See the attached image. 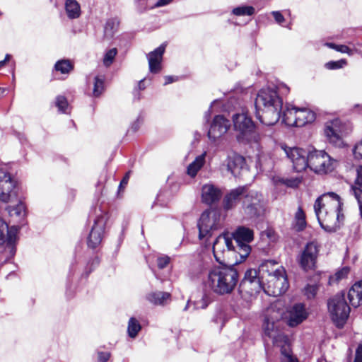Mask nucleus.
Returning <instances> with one entry per match:
<instances>
[{
	"label": "nucleus",
	"instance_id": "nucleus-48",
	"mask_svg": "<svg viewBox=\"0 0 362 362\" xmlns=\"http://www.w3.org/2000/svg\"><path fill=\"white\" fill-rule=\"evenodd\" d=\"M354 154L356 158L362 159V140L355 146Z\"/></svg>",
	"mask_w": 362,
	"mask_h": 362
},
{
	"label": "nucleus",
	"instance_id": "nucleus-40",
	"mask_svg": "<svg viewBox=\"0 0 362 362\" xmlns=\"http://www.w3.org/2000/svg\"><path fill=\"white\" fill-rule=\"evenodd\" d=\"M104 77L95 76L94 78V87L93 90V95L95 97L100 95L104 90Z\"/></svg>",
	"mask_w": 362,
	"mask_h": 362
},
{
	"label": "nucleus",
	"instance_id": "nucleus-12",
	"mask_svg": "<svg viewBox=\"0 0 362 362\" xmlns=\"http://www.w3.org/2000/svg\"><path fill=\"white\" fill-rule=\"evenodd\" d=\"M15 187L16 181L7 170L6 166L0 168V201L8 203L15 198Z\"/></svg>",
	"mask_w": 362,
	"mask_h": 362
},
{
	"label": "nucleus",
	"instance_id": "nucleus-37",
	"mask_svg": "<svg viewBox=\"0 0 362 362\" xmlns=\"http://www.w3.org/2000/svg\"><path fill=\"white\" fill-rule=\"evenodd\" d=\"M54 69L56 71L66 74L70 73L74 69V64L69 59H61L56 62Z\"/></svg>",
	"mask_w": 362,
	"mask_h": 362
},
{
	"label": "nucleus",
	"instance_id": "nucleus-46",
	"mask_svg": "<svg viewBox=\"0 0 362 362\" xmlns=\"http://www.w3.org/2000/svg\"><path fill=\"white\" fill-rule=\"evenodd\" d=\"M170 262V257L168 256H161L157 259V265L159 269H164Z\"/></svg>",
	"mask_w": 362,
	"mask_h": 362
},
{
	"label": "nucleus",
	"instance_id": "nucleus-52",
	"mask_svg": "<svg viewBox=\"0 0 362 362\" xmlns=\"http://www.w3.org/2000/svg\"><path fill=\"white\" fill-rule=\"evenodd\" d=\"M354 362H362V344H360L356 349Z\"/></svg>",
	"mask_w": 362,
	"mask_h": 362
},
{
	"label": "nucleus",
	"instance_id": "nucleus-23",
	"mask_svg": "<svg viewBox=\"0 0 362 362\" xmlns=\"http://www.w3.org/2000/svg\"><path fill=\"white\" fill-rule=\"evenodd\" d=\"M308 317V313L302 303L295 304L289 312L288 325L295 327L301 323Z\"/></svg>",
	"mask_w": 362,
	"mask_h": 362
},
{
	"label": "nucleus",
	"instance_id": "nucleus-13",
	"mask_svg": "<svg viewBox=\"0 0 362 362\" xmlns=\"http://www.w3.org/2000/svg\"><path fill=\"white\" fill-rule=\"evenodd\" d=\"M245 197L243 201V209L250 216H257L263 211L262 196L255 191H248L245 187Z\"/></svg>",
	"mask_w": 362,
	"mask_h": 362
},
{
	"label": "nucleus",
	"instance_id": "nucleus-1",
	"mask_svg": "<svg viewBox=\"0 0 362 362\" xmlns=\"http://www.w3.org/2000/svg\"><path fill=\"white\" fill-rule=\"evenodd\" d=\"M254 239V232L245 226L238 227L233 233L219 235L213 243V253L220 264L224 262V253L234 252L239 255L240 261H244L251 252L250 243Z\"/></svg>",
	"mask_w": 362,
	"mask_h": 362
},
{
	"label": "nucleus",
	"instance_id": "nucleus-59",
	"mask_svg": "<svg viewBox=\"0 0 362 362\" xmlns=\"http://www.w3.org/2000/svg\"><path fill=\"white\" fill-rule=\"evenodd\" d=\"M9 58H10V55H9V54H6V57H5V59H4V60H2V61H0V68H1V66H3L5 64L7 60H8V59H9Z\"/></svg>",
	"mask_w": 362,
	"mask_h": 362
},
{
	"label": "nucleus",
	"instance_id": "nucleus-5",
	"mask_svg": "<svg viewBox=\"0 0 362 362\" xmlns=\"http://www.w3.org/2000/svg\"><path fill=\"white\" fill-rule=\"evenodd\" d=\"M275 264L274 260L264 262L259 266V273H262V279H266L267 281L266 284L263 281L262 290L269 296H279L287 291L289 285L283 267L269 270V267Z\"/></svg>",
	"mask_w": 362,
	"mask_h": 362
},
{
	"label": "nucleus",
	"instance_id": "nucleus-19",
	"mask_svg": "<svg viewBox=\"0 0 362 362\" xmlns=\"http://www.w3.org/2000/svg\"><path fill=\"white\" fill-rule=\"evenodd\" d=\"M230 127L228 119L222 115H216L210 126L208 136L211 141H216L224 135Z\"/></svg>",
	"mask_w": 362,
	"mask_h": 362
},
{
	"label": "nucleus",
	"instance_id": "nucleus-41",
	"mask_svg": "<svg viewBox=\"0 0 362 362\" xmlns=\"http://www.w3.org/2000/svg\"><path fill=\"white\" fill-rule=\"evenodd\" d=\"M255 13V8L250 6H243L235 8L233 13L235 16H252Z\"/></svg>",
	"mask_w": 362,
	"mask_h": 362
},
{
	"label": "nucleus",
	"instance_id": "nucleus-60",
	"mask_svg": "<svg viewBox=\"0 0 362 362\" xmlns=\"http://www.w3.org/2000/svg\"><path fill=\"white\" fill-rule=\"evenodd\" d=\"M210 114H211V110L210 109L206 112L205 114V118L206 119V121H209V117H210Z\"/></svg>",
	"mask_w": 362,
	"mask_h": 362
},
{
	"label": "nucleus",
	"instance_id": "nucleus-50",
	"mask_svg": "<svg viewBox=\"0 0 362 362\" xmlns=\"http://www.w3.org/2000/svg\"><path fill=\"white\" fill-rule=\"evenodd\" d=\"M110 357V352H98V358L100 362H107Z\"/></svg>",
	"mask_w": 362,
	"mask_h": 362
},
{
	"label": "nucleus",
	"instance_id": "nucleus-2",
	"mask_svg": "<svg viewBox=\"0 0 362 362\" xmlns=\"http://www.w3.org/2000/svg\"><path fill=\"white\" fill-rule=\"evenodd\" d=\"M314 209L320 226L326 231L335 232L344 219L341 213V203L339 195L334 192L325 193L319 197Z\"/></svg>",
	"mask_w": 362,
	"mask_h": 362
},
{
	"label": "nucleus",
	"instance_id": "nucleus-21",
	"mask_svg": "<svg viewBox=\"0 0 362 362\" xmlns=\"http://www.w3.org/2000/svg\"><path fill=\"white\" fill-rule=\"evenodd\" d=\"M245 187H238L228 193L223 201V206L226 210L234 208L238 204L242 203L245 197Z\"/></svg>",
	"mask_w": 362,
	"mask_h": 362
},
{
	"label": "nucleus",
	"instance_id": "nucleus-11",
	"mask_svg": "<svg viewBox=\"0 0 362 362\" xmlns=\"http://www.w3.org/2000/svg\"><path fill=\"white\" fill-rule=\"evenodd\" d=\"M320 251V245L316 241L308 243L300 255L298 262L304 271L315 269Z\"/></svg>",
	"mask_w": 362,
	"mask_h": 362
},
{
	"label": "nucleus",
	"instance_id": "nucleus-28",
	"mask_svg": "<svg viewBox=\"0 0 362 362\" xmlns=\"http://www.w3.org/2000/svg\"><path fill=\"white\" fill-rule=\"evenodd\" d=\"M296 127H303L315 119V113L305 107L298 108Z\"/></svg>",
	"mask_w": 362,
	"mask_h": 362
},
{
	"label": "nucleus",
	"instance_id": "nucleus-55",
	"mask_svg": "<svg viewBox=\"0 0 362 362\" xmlns=\"http://www.w3.org/2000/svg\"><path fill=\"white\" fill-rule=\"evenodd\" d=\"M165 85L170 84L175 81V78L171 76H167L165 77Z\"/></svg>",
	"mask_w": 362,
	"mask_h": 362
},
{
	"label": "nucleus",
	"instance_id": "nucleus-7",
	"mask_svg": "<svg viewBox=\"0 0 362 362\" xmlns=\"http://www.w3.org/2000/svg\"><path fill=\"white\" fill-rule=\"evenodd\" d=\"M307 168L318 174L332 172L338 165V161L323 150L313 149L307 156Z\"/></svg>",
	"mask_w": 362,
	"mask_h": 362
},
{
	"label": "nucleus",
	"instance_id": "nucleus-20",
	"mask_svg": "<svg viewBox=\"0 0 362 362\" xmlns=\"http://www.w3.org/2000/svg\"><path fill=\"white\" fill-rule=\"evenodd\" d=\"M264 333L269 338L272 339L274 345L280 342H284L288 337L281 333L279 329V322L270 320L267 317H265L263 324Z\"/></svg>",
	"mask_w": 362,
	"mask_h": 362
},
{
	"label": "nucleus",
	"instance_id": "nucleus-31",
	"mask_svg": "<svg viewBox=\"0 0 362 362\" xmlns=\"http://www.w3.org/2000/svg\"><path fill=\"white\" fill-rule=\"evenodd\" d=\"M298 107L291 104H286L282 112V122L287 126L296 127Z\"/></svg>",
	"mask_w": 362,
	"mask_h": 362
},
{
	"label": "nucleus",
	"instance_id": "nucleus-33",
	"mask_svg": "<svg viewBox=\"0 0 362 362\" xmlns=\"http://www.w3.org/2000/svg\"><path fill=\"white\" fill-rule=\"evenodd\" d=\"M65 10L70 19L78 18L81 15V7L76 0H66Z\"/></svg>",
	"mask_w": 362,
	"mask_h": 362
},
{
	"label": "nucleus",
	"instance_id": "nucleus-34",
	"mask_svg": "<svg viewBox=\"0 0 362 362\" xmlns=\"http://www.w3.org/2000/svg\"><path fill=\"white\" fill-rule=\"evenodd\" d=\"M272 182L276 187L280 185H284L288 187L295 188L300 185L301 180L299 177L284 178L275 176L272 178Z\"/></svg>",
	"mask_w": 362,
	"mask_h": 362
},
{
	"label": "nucleus",
	"instance_id": "nucleus-9",
	"mask_svg": "<svg viewBox=\"0 0 362 362\" xmlns=\"http://www.w3.org/2000/svg\"><path fill=\"white\" fill-rule=\"evenodd\" d=\"M327 305L332 320L336 326L342 327L350 313V308L345 300L344 294L334 296L328 301Z\"/></svg>",
	"mask_w": 362,
	"mask_h": 362
},
{
	"label": "nucleus",
	"instance_id": "nucleus-47",
	"mask_svg": "<svg viewBox=\"0 0 362 362\" xmlns=\"http://www.w3.org/2000/svg\"><path fill=\"white\" fill-rule=\"evenodd\" d=\"M349 273V268L344 267L341 269L339 270L335 274V277L337 281L341 280L347 276Z\"/></svg>",
	"mask_w": 362,
	"mask_h": 362
},
{
	"label": "nucleus",
	"instance_id": "nucleus-54",
	"mask_svg": "<svg viewBox=\"0 0 362 362\" xmlns=\"http://www.w3.org/2000/svg\"><path fill=\"white\" fill-rule=\"evenodd\" d=\"M173 0H158L156 4V6L160 7L163 6H165L170 4Z\"/></svg>",
	"mask_w": 362,
	"mask_h": 362
},
{
	"label": "nucleus",
	"instance_id": "nucleus-6",
	"mask_svg": "<svg viewBox=\"0 0 362 362\" xmlns=\"http://www.w3.org/2000/svg\"><path fill=\"white\" fill-rule=\"evenodd\" d=\"M238 281V273L232 267L219 266L212 268L208 274L207 285L218 294L230 293Z\"/></svg>",
	"mask_w": 362,
	"mask_h": 362
},
{
	"label": "nucleus",
	"instance_id": "nucleus-62",
	"mask_svg": "<svg viewBox=\"0 0 362 362\" xmlns=\"http://www.w3.org/2000/svg\"><path fill=\"white\" fill-rule=\"evenodd\" d=\"M279 266L278 265V263L277 262H276V264L275 266L272 267H269V270H272V269H276L277 267H279Z\"/></svg>",
	"mask_w": 362,
	"mask_h": 362
},
{
	"label": "nucleus",
	"instance_id": "nucleus-10",
	"mask_svg": "<svg viewBox=\"0 0 362 362\" xmlns=\"http://www.w3.org/2000/svg\"><path fill=\"white\" fill-rule=\"evenodd\" d=\"M263 279H262V273H259V270L247 269L245 273L243 279L240 282V289L250 296L259 293L263 288Z\"/></svg>",
	"mask_w": 362,
	"mask_h": 362
},
{
	"label": "nucleus",
	"instance_id": "nucleus-39",
	"mask_svg": "<svg viewBox=\"0 0 362 362\" xmlns=\"http://www.w3.org/2000/svg\"><path fill=\"white\" fill-rule=\"evenodd\" d=\"M141 326L139 321L134 317H131L129 320L127 332L130 337L134 338L141 330Z\"/></svg>",
	"mask_w": 362,
	"mask_h": 362
},
{
	"label": "nucleus",
	"instance_id": "nucleus-24",
	"mask_svg": "<svg viewBox=\"0 0 362 362\" xmlns=\"http://www.w3.org/2000/svg\"><path fill=\"white\" fill-rule=\"evenodd\" d=\"M221 197V190L212 184H206L202 189V202L211 204L218 202Z\"/></svg>",
	"mask_w": 362,
	"mask_h": 362
},
{
	"label": "nucleus",
	"instance_id": "nucleus-27",
	"mask_svg": "<svg viewBox=\"0 0 362 362\" xmlns=\"http://www.w3.org/2000/svg\"><path fill=\"white\" fill-rule=\"evenodd\" d=\"M348 298L351 305L354 307H358L362 302V281L356 282L348 293Z\"/></svg>",
	"mask_w": 362,
	"mask_h": 362
},
{
	"label": "nucleus",
	"instance_id": "nucleus-51",
	"mask_svg": "<svg viewBox=\"0 0 362 362\" xmlns=\"http://www.w3.org/2000/svg\"><path fill=\"white\" fill-rule=\"evenodd\" d=\"M272 13L276 23L281 24L284 22L285 18L279 11H273Z\"/></svg>",
	"mask_w": 362,
	"mask_h": 362
},
{
	"label": "nucleus",
	"instance_id": "nucleus-30",
	"mask_svg": "<svg viewBox=\"0 0 362 362\" xmlns=\"http://www.w3.org/2000/svg\"><path fill=\"white\" fill-rule=\"evenodd\" d=\"M146 299L155 305H165L171 300V294L168 292L155 291L148 293Z\"/></svg>",
	"mask_w": 362,
	"mask_h": 362
},
{
	"label": "nucleus",
	"instance_id": "nucleus-53",
	"mask_svg": "<svg viewBox=\"0 0 362 362\" xmlns=\"http://www.w3.org/2000/svg\"><path fill=\"white\" fill-rule=\"evenodd\" d=\"M129 174H130V172H128L126 173V175H124V177H123V179L122 180V181L120 182V185H119L120 187L127 185V182H128L129 178Z\"/></svg>",
	"mask_w": 362,
	"mask_h": 362
},
{
	"label": "nucleus",
	"instance_id": "nucleus-22",
	"mask_svg": "<svg viewBox=\"0 0 362 362\" xmlns=\"http://www.w3.org/2000/svg\"><path fill=\"white\" fill-rule=\"evenodd\" d=\"M165 45L162 44L153 52H151L148 55L149 70L151 73H158L160 70V63L163 59V55L165 52Z\"/></svg>",
	"mask_w": 362,
	"mask_h": 362
},
{
	"label": "nucleus",
	"instance_id": "nucleus-4",
	"mask_svg": "<svg viewBox=\"0 0 362 362\" xmlns=\"http://www.w3.org/2000/svg\"><path fill=\"white\" fill-rule=\"evenodd\" d=\"M275 264L274 260L264 262L259 266V273H262V279H266L267 281L266 284L263 281L262 290L269 296H279L287 291L289 285L283 267L269 270V267Z\"/></svg>",
	"mask_w": 362,
	"mask_h": 362
},
{
	"label": "nucleus",
	"instance_id": "nucleus-38",
	"mask_svg": "<svg viewBox=\"0 0 362 362\" xmlns=\"http://www.w3.org/2000/svg\"><path fill=\"white\" fill-rule=\"evenodd\" d=\"M305 226V214L302 208L299 206L295 214V227L297 230H303Z\"/></svg>",
	"mask_w": 362,
	"mask_h": 362
},
{
	"label": "nucleus",
	"instance_id": "nucleus-49",
	"mask_svg": "<svg viewBox=\"0 0 362 362\" xmlns=\"http://www.w3.org/2000/svg\"><path fill=\"white\" fill-rule=\"evenodd\" d=\"M335 50L341 53H346L349 55L352 54V50L346 45H337Z\"/></svg>",
	"mask_w": 362,
	"mask_h": 362
},
{
	"label": "nucleus",
	"instance_id": "nucleus-25",
	"mask_svg": "<svg viewBox=\"0 0 362 362\" xmlns=\"http://www.w3.org/2000/svg\"><path fill=\"white\" fill-rule=\"evenodd\" d=\"M245 165V159L243 156L236 153L228 156L226 163L227 169L233 176H238L240 170L243 169Z\"/></svg>",
	"mask_w": 362,
	"mask_h": 362
},
{
	"label": "nucleus",
	"instance_id": "nucleus-15",
	"mask_svg": "<svg viewBox=\"0 0 362 362\" xmlns=\"http://www.w3.org/2000/svg\"><path fill=\"white\" fill-rule=\"evenodd\" d=\"M232 118L234 129L240 133L238 139L241 137L243 139L249 140L255 128L252 119L244 112L233 115Z\"/></svg>",
	"mask_w": 362,
	"mask_h": 362
},
{
	"label": "nucleus",
	"instance_id": "nucleus-26",
	"mask_svg": "<svg viewBox=\"0 0 362 362\" xmlns=\"http://www.w3.org/2000/svg\"><path fill=\"white\" fill-rule=\"evenodd\" d=\"M350 191L357 200L360 215L362 217V166L357 169V177L354 185H351Z\"/></svg>",
	"mask_w": 362,
	"mask_h": 362
},
{
	"label": "nucleus",
	"instance_id": "nucleus-29",
	"mask_svg": "<svg viewBox=\"0 0 362 362\" xmlns=\"http://www.w3.org/2000/svg\"><path fill=\"white\" fill-rule=\"evenodd\" d=\"M275 346L280 349L281 362H298L297 358L293 354L288 338L284 342H280Z\"/></svg>",
	"mask_w": 362,
	"mask_h": 362
},
{
	"label": "nucleus",
	"instance_id": "nucleus-16",
	"mask_svg": "<svg viewBox=\"0 0 362 362\" xmlns=\"http://www.w3.org/2000/svg\"><path fill=\"white\" fill-rule=\"evenodd\" d=\"M281 148L292 162L293 169L296 171L301 172L307 168L306 160L308 152L297 147L290 148L282 146Z\"/></svg>",
	"mask_w": 362,
	"mask_h": 362
},
{
	"label": "nucleus",
	"instance_id": "nucleus-14",
	"mask_svg": "<svg viewBox=\"0 0 362 362\" xmlns=\"http://www.w3.org/2000/svg\"><path fill=\"white\" fill-rule=\"evenodd\" d=\"M94 219L93 225L87 238L88 247L95 249L98 247L103 238L107 218L105 214L100 211Z\"/></svg>",
	"mask_w": 362,
	"mask_h": 362
},
{
	"label": "nucleus",
	"instance_id": "nucleus-44",
	"mask_svg": "<svg viewBox=\"0 0 362 362\" xmlns=\"http://www.w3.org/2000/svg\"><path fill=\"white\" fill-rule=\"evenodd\" d=\"M346 59H340L338 61H330L325 64V67L328 69H338L346 65Z\"/></svg>",
	"mask_w": 362,
	"mask_h": 362
},
{
	"label": "nucleus",
	"instance_id": "nucleus-57",
	"mask_svg": "<svg viewBox=\"0 0 362 362\" xmlns=\"http://www.w3.org/2000/svg\"><path fill=\"white\" fill-rule=\"evenodd\" d=\"M139 127V122L137 120L134 124H132V129L134 132L137 131Z\"/></svg>",
	"mask_w": 362,
	"mask_h": 362
},
{
	"label": "nucleus",
	"instance_id": "nucleus-36",
	"mask_svg": "<svg viewBox=\"0 0 362 362\" xmlns=\"http://www.w3.org/2000/svg\"><path fill=\"white\" fill-rule=\"evenodd\" d=\"M119 24V21L116 18L107 20L104 28L105 36L112 37L117 31Z\"/></svg>",
	"mask_w": 362,
	"mask_h": 362
},
{
	"label": "nucleus",
	"instance_id": "nucleus-17",
	"mask_svg": "<svg viewBox=\"0 0 362 362\" xmlns=\"http://www.w3.org/2000/svg\"><path fill=\"white\" fill-rule=\"evenodd\" d=\"M19 230L18 226H13L8 228V224L0 217V245L6 241V247L13 255L16 252L14 243L17 240V234Z\"/></svg>",
	"mask_w": 362,
	"mask_h": 362
},
{
	"label": "nucleus",
	"instance_id": "nucleus-8",
	"mask_svg": "<svg viewBox=\"0 0 362 362\" xmlns=\"http://www.w3.org/2000/svg\"><path fill=\"white\" fill-rule=\"evenodd\" d=\"M199 238L202 240L209 238L215 230L222 226L221 214L217 210L210 209L204 211L197 223Z\"/></svg>",
	"mask_w": 362,
	"mask_h": 362
},
{
	"label": "nucleus",
	"instance_id": "nucleus-63",
	"mask_svg": "<svg viewBox=\"0 0 362 362\" xmlns=\"http://www.w3.org/2000/svg\"><path fill=\"white\" fill-rule=\"evenodd\" d=\"M5 90H6L5 88H0V95L3 94L5 92Z\"/></svg>",
	"mask_w": 362,
	"mask_h": 362
},
{
	"label": "nucleus",
	"instance_id": "nucleus-32",
	"mask_svg": "<svg viewBox=\"0 0 362 362\" xmlns=\"http://www.w3.org/2000/svg\"><path fill=\"white\" fill-rule=\"evenodd\" d=\"M206 154V151L203 152L201 155L197 156L194 161L187 166V173L191 177H194L199 170L204 166Z\"/></svg>",
	"mask_w": 362,
	"mask_h": 362
},
{
	"label": "nucleus",
	"instance_id": "nucleus-18",
	"mask_svg": "<svg viewBox=\"0 0 362 362\" xmlns=\"http://www.w3.org/2000/svg\"><path fill=\"white\" fill-rule=\"evenodd\" d=\"M325 134L333 145L341 147L344 146L343 136L344 135V127L340 120L334 119L326 124Z\"/></svg>",
	"mask_w": 362,
	"mask_h": 362
},
{
	"label": "nucleus",
	"instance_id": "nucleus-45",
	"mask_svg": "<svg viewBox=\"0 0 362 362\" xmlns=\"http://www.w3.org/2000/svg\"><path fill=\"white\" fill-rule=\"evenodd\" d=\"M317 289L318 288L316 285H308L305 288V295L309 299L313 298L317 292Z\"/></svg>",
	"mask_w": 362,
	"mask_h": 362
},
{
	"label": "nucleus",
	"instance_id": "nucleus-58",
	"mask_svg": "<svg viewBox=\"0 0 362 362\" xmlns=\"http://www.w3.org/2000/svg\"><path fill=\"white\" fill-rule=\"evenodd\" d=\"M325 45L333 49H335L337 46L336 44L332 42H327L325 44Z\"/></svg>",
	"mask_w": 362,
	"mask_h": 362
},
{
	"label": "nucleus",
	"instance_id": "nucleus-35",
	"mask_svg": "<svg viewBox=\"0 0 362 362\" xmlns=\"http://www.w3.org/2000/svg\"><path fill=\"white\" fill-rule=\"evenodd\" d=\"M11 217H16L19 221L23 219L26 214L25 206L22 202L14 206H8L6 209Z\"/></svg>",
	"mask_w": 362,
	"mask_h": 362
},
{
	"label": "nucleus",
	"instance_id": "nucleus-3",
	"mask_svg": "<svg viewBox=\"0 0 362 362\" xmlns=\"http://www.w3.org/2000/svg\"><path fill=\"white\" fill-rule=\"evenodd\" d=\"M256 117L264 124H275L281 117L283 101L273 88H262L255 98Z\"/></svg>",
	"mask_w": 362,
	"mask_h": 362
},
{
	"label": "nucleus",
	"instance_id": "nucleus-42",
	"mask_svg": "<svg viewBox=\"0 0 362 362\" xmlns=\"http://www.w3.org/2000/svg\"><path fill=\"white\" fill-rule=\"evenodd\" d=\"M117 54L116 48H112L106 52L103 58V64L106 67L110 66Z\"/></svg>",
	"mask_w": 362,
	"mask_h": 362
},
{
	"label": "nucleus",
	"instance_id": "nucleus-61",
	"mask_svg": "<svg viewBox=\"0 0 362 362\" xmlns=\"http://www.w3.org/2000/svg\"><path fill=\"white\" fill-rule=\"evenodd\" d=\"M189 305H190V300H188L187 304H186V305L183 308V310L184 311H187L189 309Z\"/></svg>",
	"mask_w": 362,
	"mask_h": 362
},
{
	"label": "nucleus",
	"instance_id": "nucleus-43",
	"mask_svg": "<svg viewBox=\"0 0 362 362\" xmlns=\"http://www.w3.org/2000/svg\"><path fill=\"white\" fill-rule=\"evenodd\" d=\"M56 106L59 111L62 113H68L69 105L66 98L64 96L59 95L56 98Z\"/></svg>",
	"mask_w": 362,
	"mask_h": 362
},
{
	"label": "nucleus",
	"instance_id": "nucleus-56",
	"mask_svg": "<svg viewBox=\"0 0 362 362\" xmlns=\"http://www.w3.org/2000/svg\"><path fill=\"white\" fill-rule=\"evenodd\" d=\"M138 88L139 90H144L146 86H145V84H144V79H142L141 81H139V83H138Z\"/></svg>",
	"mask_w": 362,
	"mask_h": 362
},
{
	"label": "nucleus",
	"instance_id": "nucleus-64",
	"mask_svg": "<svg viewBox=\"0 0 362 362\" xmlns=\"http://www.w3.org/2000/svg\"><path fill=\"white\" fill-rule=\"evenodd\" d=\"M206 306H207V304H206L205 303H203V304L200 306V308L204 309V308H206Z\"/></svg>",
	"mask_w": 362,
	"mask_h": 362
}]
</instances>
